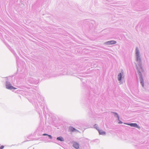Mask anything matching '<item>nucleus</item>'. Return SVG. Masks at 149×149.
<instances>
[{
    "instance_id": "16",
    "label": "nucleus",
    "mask_w": 149,
    "mask_h": 149,
    "mask_svg": "<svg viewBox=\"0 0 149 149\" xmlns=\"http://www.w3.org/2000/svg\"><path fill=\"white\" fill-rule=\"evenodd\" d=\"M96 125H95V126Z\"/></svg>"
},
{
    "instance_id": "7",
    "label": "nucleus",
    "mask_w": 149,
    "mask_h": 149,
    "mask_svg": "<svg viewBox=\"0 0 149 149\" xmlns=\"http://www.w3.org/2000/svg\"><path fill=\"white\" fill-rule=\"evenodd\" d=\"M107 43L110 45H113L114 44H115L116 43V42L114 40H111L109 41H108L107 42Z\"/></svg>"
},
{
    "instance_id": "1",
    "label": "nucleus",
    "mask_w": 149,
    "mask_h": 149,
    "mask_svg": "<svg viewBox=\"0 0 149 149\" xmlns=\"http://www.w3.org/2000/svg\"><path fill=\"white\" fill-rule=\"evenodd\" d=\"M136 60L137 62V65H136L137 69L139 73L141 74V72H143L144 70L142 67L141 60L139 55V51L137 47L136 48Z\"/></svg>"
},
{
    "instance_id": "6",
    "label": "nucleus",
    "mask_w": 149,
    "mask_h": 149,
    "mask_svg": "<svg viewBox=\"0 0 149 149\" xmlns=\"http://www.w3.org/2000/svg\"><path fill=\"white\" fill-rule=\"evenodd\" d=\"M98 130L100 134L103 135H105L106 134L105 132L104 131H102V130L98 129Z\"/></svg>"
},
{
    "instance_id": "3",
    "label": "nucleus",
    "mask_w": 149,
    "mask_h": 149,
    "mask_svg": "<svg viewBox=\"0 0 149 149\" xmlns=\"http://www.w3.org/2000/svg\"><path fill=\"white\" fill-rule=\"evenodd\" d=\"M73 146L74 147L77 149L79 147V144L76 142H74L73 144Z\"/></svg>"
},
{
    "instance_id": "14",
    "label": "nucleus",
    "mask_w": 149,
    "mask_h": 149,
    "mask_svg": "<svg viewBox=\"0 0 149 149\" xmlns=\"http://www.w3.org/2000/svg\"><path fill=\"white\" fill-rule=\"evenodd\" d=\"M98 128V127H96V129L98 130L99 129Z\"/></svg>"
},
{
    "instance_id": "8",
    "label": "nucleus",
    "mask_w": 149,
    "mask_h": 149,
    "mask_svg": "<svg viewBox=\"0 0 149 149\" xmlns=\"http://www.w3.org/2000/svg\"><path fill=\"white\" fill-rule=\"evenodd\" d=\"M57 139L58 141H64L63 139L61 137H59L57 138Z\"/></svg>"
},
{
    "instance_id": "12",
    "label": "nucleus",
    "mask_w": 149,
    "mask_h": 149,
    "mask_svg": "<svg viewBox=\"0 0 149 149\" xmlns=\"http://www.w3.org/2000/svg\"><path fill=\"white\" fill-rule=\"evenodd\" d=\"M48 136L49 137V138L50 139H52V136L51 135H48Z\"/></svg>"
},
{
    "instance_id": "10",
    "label": "nucleus",
    "mask_w": 149,
    "mask_h": 149,
    "mask_svg": "<svg viewBox=\"0 0 149 149\" xmlns=\"http://www.w3.org/2000/svg\"><path fill=\"white\" fill-rule=\"evenodd\" d=\"M141 83L143 87L144 86V84L143 80V79H140Z\"/></svg>"
},
{
    "instance_id": "11",
    "label": "nucleus",
    "mask_w": 149,
    "mask_h": 149,
    "mask_svg": "<svg viewBox=\"0 0 149 149\" xmlns=\"http://www.w3.org/2000/svg\"><path fill=\"white\" fill-rule=\"evenodd\" d=\"M4 148V146H1L0 147V149H3Z\"/></svg>"
},
{
    "instance_id": "15",
    "label": "nucleus",
    "mask_w": 149,
    "mask_h": 149,
    "mask_svg": "<svg viewBox=\"0 0 149 149\" xmlns=\"http://www.w3.org/2000/svg\"><path fill=\"white\" fill-rule=\"evenodd\" d=\"M116 114H117H117L116 113H115Z\"/></svg>"
},
{
    "instance_id": "2",
    "label": "nucleus",
    "mask_w": 149,
    "mask_h": 149,
    "mask_svg": "<svg viewBox=\"0 0 149 149\" xmlns=\"http://www.w3.org/2000/svg\"><path fill=\"white\" fill-rule=\"evenodd\" d=\"M6 88L9 89H16V88H15L13 86H11V85L10 84H7L6 85Z\"/></svg>"
},
{
    "instance_id": "9",
    "label": "nucleus",
    "mask_w": 149,
    "mask_h": 149,
    "mask_svg": "<svg viewBox=\"0 0 149 149\" xmlns=\"http://www.w3.org/2000/svg\"><path fill=\"white\" fill-rule=\"evenodd\" d=\"M118 80L119 81H120L121 79L122 78V75L121 73H120L118 74Z\"/></svg>"
},
{
    "instance_id": "4",
    "label": "nucleus",
    "mask_w": 149,
    "mask_h": 149,
    "mask_svg": "<svg viewBox=\"0 0 149 149\" xmlns=\"http://www.w3.org/2000/svg\"><path fill=\"white\" fill-rule=\"evenodd\" d=\"M128 125L132 127L139 128L138 125L136 123H130L128 124Z\"/></svg>"
},
{
    "instance_id": "5",
    "label": "nucleus",
    "mask_w": 149,
    "mask_h": 149,
    "mask_svg": "<svg viewBox=\"0 0 149 149\" xmlns=\"http://www.w3.org/2000/svg\"><path fill=\"white\" fill-rule=\"evenodd\" d=\"M69 129L70 130L71 132H73L74 131H77V132H79V131L78 130H76L74 128L72 127H69Z\"/></svg>"
},
{
    "instance_id": "13",
    "label": "nucleus",
    "mask_w": 149,
    "mask_h": 149,
    "mask_svg": "<svg viewBox=\"0 0 149 149\" xmlns=\"http://www.w3.org/2000/svg\"><path fill=\"white\" fill-rule=\"evenodd\" d=\"M43 135L44 136H46V135H48V134H43Z\"/></svg>"
}]
</instances>
